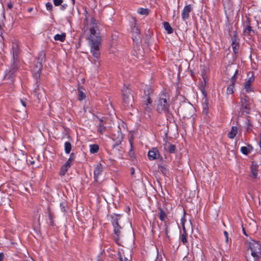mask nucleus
Listing matches in <instances>:
<instances>
[{
    "label": "nucleus",
    "instance_id": "64",
    "mask_svg": "<svg viewBox=\"0 0 261 261\" xmlns=\"http://www.w3.org/2000/svg\"><path fill=\"white\" fill-rule=\"evenodd\" d=\"M32 10H33V9H32V8H29V9H28V11H29V12H31V11H32Z\"/></svg>",
    "mask_w": 261,
    "mask_h": 261
},
{
    "label": "nucleus",
    "instance_id": "53",
    "mask_svg": "<svg viewBox=\"0 0 261 261\" xmlns=\"http://www.w3.org/2000/svg\"><path fill=\"white\" fill-rule=\"evenodd\" d=\"M20 102L21 105L24 107H27V99H20Z\"/></svg>",
    "mask_w": 261,
    "mask_h": 261
},
{
    "label": "nucleus",
    "instance_id": "29",
    "mask_svg": "<svg viewBox=\"0 0 261 261\" xmlns=\"http://www.w3.org/2000/svg\"><path fill=\"white\" fill-rule=\"evenodd\" d=\"M257 165H254L253 164L251 167V172L252 174V176L253 178H256L257 175Z\"/></svg>",
    "mask_w": 261,
    "mask_h": 261
},
{
    "label": "nucleus",
    "instance_id": "59",
    "mask_svg": "<svg viewBox=\"0 0 261 261\" xmlns=\"http://www.w3.org/2000/svg\"><path fill=\"white\" fill-rule=\"evenodd\" d=\"M135 169L134 167H132L130 168V174L132 175H134L135 174Z\"/></svg>",
    "mask_w": 261,
    "mask_h": 261
},
{
    "label": "nucleus",
    "instance_id": "26",
    "mask_svg": "<svg viewBox=\"0 0 261 261\" xmlns=\"http://www.w3.org/2000/svg\"><path fill=\"white\" fill-rule=\"evenodd\" d=\"M54 38L56 41L64 42L66 38V34L65 33H63L61 34H56L54 36Z\"/></svg>",
    "mask_w": 261,
    "mask_h": 261
},
{
    "label": "nucleus",
    "instance_id": "5",
    "mask_svg": "<svg viewBox=\"0 0 261 261\" xmlns=\"http://www.w3.org/2000/svg\"><path fill=\"white\" fill-rule=\"evenodd\" d=\"M179 111L184 118H191L194 113V108L190 103H185L181 105L179 108Z\"/></svg>",
    "mask_w": 261,
    "mask_h": 261
},
{
    "label": "nucleus",
    "instance_id": "11",
    "mask_svg": "<svg viewBox=\"0 0 261 261\" xmlns=\"http://www.w3.org/2000/svg\"><path fill=\"white\" fill-rule=\"evenodd\" d=\"M122 94L123 102L125 105L128 106L133 99L131 90L128 87L124 88L122 90Z\"/></svg>",
    "mask_w": 261,
    "mask_h": 261
},
{
    "label": "nucleus",
    "instance_id": "63",
    "mask_svg": "<svg viewBox=\"0 0 261 261\" xmlns=\"http://www.w3.org/2000/svg\"><path fill=\"white\" fill-rule=\"evenodd\" d=\"M119 259L120 261H124V260H123V258H122V256H120V257L119 258Z\"/></svg>",
    "mask_w": 261,
    "mask_h": 261
},
{
    "label": "nucleus",
    "instance_id": "36",
    "mask_svg": "<svg viewBox=\"0 0 261 261\" xmlns=\"http://www.w3.org/2000/svg\"><path fill=\"white\" fill-rule=\"evenodd\" d=\"M129 143L130 146V149L128 152V155L131 158H135V153L133 150V141L132 140H129Z\"/></svg>",
    "mask_w": 261,
    "mask_h": 261
},
{
    "label": "nucleus",
    "instance_id": "3",
    "mask_svg": "<svg viewBox=\"0 0 261 261\" xmlns=\"http://www.w3.org/2000/svg\"><path fill=\"white\" fill-rule=\"evenodd\" d=\"M247 247L250 250L253 261H260L261 244L252 240L248 243Z\"/></svg>",
    "mask_w": 261,
    "mask_h": 261
},
{
    "label": "nucleus",
    "instance_id": "16",
    "mask_svg": "<svg viewBox=\"0 0 261 261\" xmlns=\"http://www.w3.org/2000/svg\"><path fill=\"white\" fill-rule=\"evenodd\" d=\"M160 156L159 151L156 148H153L148 152V157L150 161L158 159Z\"/></svg>",
    "mask_w": 261,
    "mask_h": 261
},
{
    "label": "nucleus",
    "instance_id": "39",
    "mask_svg": "<svg viewBox=\"0 0 261 261\" xmlns=\"http://www.w3.org/2000/svg\"><path fill=\"white\" fill-rule=\"evenodd\" d=\"M68 169L69 168L63 165L60 169V175L61 176L65 175Z\"/></svg>",
    "mask_w": 261,
    "mask_h": 261
},
{
    "label": "nucleus",
    "instance_id": "27",
    "mask_svg": "<svg viewBox=\"0 0 261 261\" xmlns=\"http://www.w3.org/2000/svg\"><path fill=\"white\" fill-rule=\"evenodd\" d=\"M90 148V152L91 153H95L98 152L99 150V147L98 145L94 144H91L89 145Z\"/></svg>",
    "mask_w": 261,
    "mask_h": 261
},
{
    "label": "nucleus",
    "instance_id": "20",
    "mask_svg": "<svg viewBox=\"0 0 261 261\" xmlns=\"http://www.w3.org/2000/svg\"><path fill=\"white\" fill-rule=\"evenodd\" d=\"M252 33L255 34V31L253 30L252 27L251 25H246L243 30V34L252 36Z\"/></svg>",
    "mask_w": 261,
    "mask_h": 261
},
{
    "label": "nucleus",
    "instance_id": "17",
    "mask_svg": "<svg viewBox=\"0 0 261 261\" xmlns=\"http://www.w3.org/2000/svg\"><path fill=\"white\" fill-rule=\"evenodd\" d=\"M100 41L101 39H97L96 40H94V39H90V51L99 50Z\"/></svg>",
    "mask_w": 261,
    "mask_h": 261
},
{
    "label": "nucleus",
    "instance_id": "13",
    "mask_svg": "<svg viewBox=\"0 0 261 261\" xmlns=\"http://www.w3.org/2000/svg\"><path fill=\"white\" fill-rule=\"evenodd\" d=\"M103 172V167L100 163H98L95 167L94 171V181L98 182V177L99 175L102 174Z\"/></svg>",
    "mask_w": 261,
    "mask_h": 261
},
{
    "label": "nucleus",
    "instance_id": "2",
    "mask_svg": "<svg viewBox=\"0 0 261 261\" xmlns=\"http://www.w3.org/2000/svg\"><path fill=\"white\" fill-rule=\"evenodd\" d=\"M153 91L150 87H146L144 90L143 94L141 97L140 102V109L145 114L149 116L152 112V100L151 96L152 95Z\"/></svg>",
    "mask_w": 261,
    "mask_h": 261
},
{
    "label": "nucleus",
    "instance_id": "25",
    "mask_svg": "<svg viewBox=\"0 0 261 261\" xmlns=\"http://www.w3.org/2000/svg\"><path fill=\"white\" fill-rule=\"evenodd\" d=\"M237 133H238L237 127L236 126H233L231 127L230 132H229L228 133L227 136L230 139H233L235 137V136H236Z\"/></svg>",
    "mask_w": 261,
    "mask_h": 261
},
{
    "label": "nucleus",
    "instance_id": "56",
    "mask_svg": "<svg viewBox=\"0 0 261 261\" xmlns=\"http://www.w3.org/2000/svg\"><path fill=\"white\" fill-rule=\"evenodd\" d=\"M71 163L69 161H67L64 164V166L69 168L71 166Z\"/></svg>",
    "mask_w": 261,
    "mask_h": 261
},
{
    "label": "nucleus",
    "instance_id": "45",
    "mask_svg": "<svg viewBox=\"0 0 261 261\" xmlns=\"http://www.w3.org/2000/svg\"><path fill=\"white\" fill-rule=\"evenodd\" d=\"M67 204L65 202H62L60 203V208L62 212H66Z\"/></svg>",
    "mask_w": 261,
    "mask_h": 261
},
{
    "label": "nucleus",
    "instance_id": "60",
    "mask_svg": "<svg viewBox=\"0 0 261 261\" xmlns=\"http://www.w3.org/2000/svg\"><path fill=\"white\" fill-rule=\"evenodd\" d=\"M4 258V254L3 253H0V261H2Z\"/></svg>",
    "mask_w": 261,
    "mask_h": 261
},
{
    "label": "nucleus",
    "instance_id": "7",
    "mask_svg": "<svg viewBox=\"0 0 261 261\" xmlns=\"http://www.w3.org/2000/svg\"><path fill=\"white\" fill-rule=\"evenodd\" d=\"M15 166L17 170L23 169L28 164L27 156L23 153L15 154Z\"/></svg>",
    "mask_w": 261,
    "mask_h": 261
},
{
    "label": "nucleus",
    "instance_id": "9",
    "mask_svg": "<svg viewBox=\"0 0 261 261\" xmlns=\"http://www.w3.org/2000/svg\"><path fill=\"white\" fill-rule=\"evenodd\" d=\"M131 31L132 33V39L136 43V45H139L141 42L140 29L137 26L136 22H134L131 25Z\"/></svg>",
    "mask_w": 261,
    "mask_h": 261
},
{
    "label": "nucleus",
    "instance_id": "21",
    "mask_svg": "<svg viewBox=\"0 0 261 261\" xmlns=\"http://www.w3.org/2000/svg\"><path fill=\"white\" fill-rule=\"evenodd\" d=\"M253 150L252 146L248 144L247 146H242L241 148V152L245 155H248Z\"/></svg>",
    "mask_w": 261,
    "mask_h": 261
},
{
    "label": "nucleus",
    "instance_id": "35",
    "mask_svg": "<svg viewBox=\"0 0 261 261\" xmlns=\"http://www.w3.org/2000/svg\"><path fill=\"white\" fill-rule=\"evenodd\" d=\"M239 39L237 36V31H233V35L231 37V41H232L231 44H234L239 43Z\"/></svg>",
    "mask_w": 261,
    "mask_h": 261
},
{
    "label": "nucleus",
    "instance_id": "12",
    "mask_svg": "<svg viewBox=\"0 0 261 261\" xmlns=\"http://www.w3.org/2000/svg\"><path fill=\"white\" fill-rule=\"evenodd\" d=\"M249 98L247 96H244L241 98V107L243 109L244 112L247 114L249 113L250 110L249 107Z\"/></svg>",
    "mask_w": 261,
    "mask_h": 261
},
{
    "label": "nucleus",
    "instance_id": "42",
    "mask_svg": "<svg viewBox=\"0 0 261 261\" xmlns=\"http://www.w3.org/2000/svg\"><path fill=\"white\" fill-rule=\"evenodd\" d=\"M159 170L164 174L166 175L167 172V169L164 166L159 165Z\"/></svg>",
    "mask_w": 261,
    "mask_h": 261
},
{
    "label": "nucleus",
    "instance_id": "62",
    "mask_svg": "<svg viewBox=\"0 0 261 261\" xmlns=\"http://www.w3.org/2000/svg\"><path fill=\"white\" fill-rule=\"evenodd\" d=\"M259 146L261 148V133H260V141H259Z\"/></svg>",
    "mask_w": 261,
    "mask_h": 261
},
{
    "label": "nucleus",
    "instance_id": "47",
    "mask_svg": "<svg viewBox=\"0 0 261 261\" xmlns=\"http://www.w3.org/2000/svg\"><path fill=\"white\" fill-rule=\"evenodd\" d=\"M91 27H98L97 21L93 17L91 18V22L90 23Z\"/></svg>",
    "mask_w": 261,
    "mask_h": 261
},
{
    "label": "nucleus",
    "instance_id": "1",
    "mask_svg": "<svg viewBox=\"0 0 261 261\" xmlns=\"http://www.w3.org/2000/svg\"><path fill=\"white\" fill-rule=\"evenodd\" d=\"M170 95L167 91L161 92L155 101V110L159 114H166L171 105Z\"/></svg>",
    "mask_w": 261,
    "mask_h": 261
},
{
    "label": "nucleus",
    "instance_id": "4",
    "mask_svg": "<svg viewBox=\"0 0 261 261\" xmlns=\"http://www.w3.org/2000/svg\"><path fill=\"white\" fill-rule=\"evenodd\" d=\"M42 67V63H41V62H37V64L33 67L32 69L33 76L35 80V84L34 85L35 88L34 91L35 93V95H36L38 97H39L40 95V89L39 88V86L40 85L39 80Z\"/></svg>",
    "mask_w": 261,
    "mask_h": 261
},
{
    "label": "nucleus",
    "instance_id": "61",
    "mask_svg": "<svg viewBox=\"0 0 261 261\" xmlns=\"http://www.w3.org/2000/svg\"><path fill=\"white\" fill-rule=\"evenodd\" d=\"M246 258L247 261H252L250 257H248L247 256H246Z\"/></svg>",
    "mask_w": 261,
    "mask_h": 261
},
{
    "label": "nucleus",
    "instance_id": "44",
    "mask_svg": "<svg viewBox=\"0 0 261 261\" xmlns=\"http://www.w3.org/2000/svg\"><path fill=\"white\" fill-rule=\"evenodd\" d=\"M184 215H185V212H184ZM180 221H181V224L182 228V230H185V229H186L185 223L186 222V219L185 218V215H184L183 217L181 218Z\"/></svg>",
    "mask_w": 261,
    "mask_h": 261
},
{
    "label": "nucleus",
    "instance_id": "50",
    "mask_svg": "<svg viewBox=\"0 0 261 261\" xmlns=\"http://www.w3.org/2000/svg\"><path fill=\"white\" fill-rule=\"evenodd\" d=\"M164 227H165V228H164L165 232V234L166 236V237L167 238H169V236L168 235V232H169V231H168V226L167 224H166V223H165Z\"/></svg>",
    "mask_w": 261,
    "mask_h": 261
},
{
    "label": "nucleus",
    "instance_id": "30",
    "mask_svg": "<svg viewBox=\"0 0 261 261\" xmlns=\"http://www.w3.org/2000/svg\"><path fill=\"white\" fill-rule=\"evenodd\" d=\"M159 218L162 221H165L167 218V215L162 208H159Z\"/></svg>",
    "mask_w": 261,
    "mask_h": 261
},
{
    "label": "nucleus",
    "instance_id": "40",
    "mask_svg": "<svg viewBox=\"0 0 261 261\" xmlns=\"http://www.w3.org/2000/svg\"><path fill=\"white\" fill-rule=\"evenodd\" d=\"M231 46L233 49V51L234 54H237L239 53V43L237 44H231Z\"/></svg>",
    "mask_w": 261,
    "mask_h": 261
},
{
    "label": "nucleus",
    "instance_id": "33",
    "mask_svg": "<svg viewBox=\"0 0 261 261\" xmlns=\"http://www.w3.org/2000/svg\"><path fill=\"white\" fill-rule=\"evenodd\" d=\"M71 148L72 146L69 142L67 141L64 143V149L66 154H69L70 152Z\"/></svg>",
    "mask_w": 261,
    "mask_h": 261
},
{
    "label": "nucleus",
    "instance_id": "32",
    "mask_svg": "<svg viewBox=\"0 0 261 261\" xmlns=\"http://www.w3.org/2000/svg\"><path fill=\"white\" fill-rule=\"evenodd\" d=\"M166 149H167L170 153H174L175 152L176 147L175 145L169 143L168 145L166 146Z\"/></svg>",
    "mask_w": 261,
    "mask_h": 261
},
{
    "label": "nucleus",
    "instance_id": "43",
    "mask_svg": "<svg viewBox=\"0 0 261 261\" xmlns=\"http://www.w3.org/2000/svg\"><path fill=\"white\" fill-rule=\"evenodd\" d=\"M86 97V95L85 94H84V92H83L81 90H79V97H78V99L80 100V101H81L82 100H83L84 99H85Z\"/></svg>",
    "mask_w": 261,
    "mask_h": 261
},
{
    "label": "nucleus",
    "instance_id": "28",
    "mask_svg": "<svg viewBox=\"0 0 261 261\" xmlns=\"http://www.w3.org/2000/svg\"><path fill=\"white\" fill-rule=\"evenodd\" d=\"M163 25L165 29L167 31L168 34H171L173 32V29L171 27L168 22L165 21L163 22Z\"/></svg>",
    "mask_w": 261,
    "mask_h": 261
},
{
    "label": "nucleus",
    "instance_id": "23",
    "mask_svg": "<svg viewBox=\"0 0 261 261\" xmlns=\"http://www.w3.org/2000/svg\"><path fill=\"white\" fill-rule=\"evenodd\" d=\"M187 236L188 234L187 233L186 230H183V233L181 234L180 237V240L182 243L184 245L188 246L189 244L188 242L187 241Z\"/></svg>",
    "mask_w": 261,
    "mask_h": 261
},
{
    "label": "nucleus",
    "instance_id": "18",
    "mask_svg": "<svg viewBox=\"0 0 261 261\" xmlns=\"http://www.w3.org/2000/svg\"><path fill=\"white\" fill-rule=\"evenodd\" d=\"M254 77L253 76V75L252 74L251 77H250L247 81H246L244 84V87L245 89L246 92H250L251 91H252V88L251 86L252 83L254 81Z\"/></svg>",
    "mask_w": 261,
    "mask_h": 261
},
{
    "label": "nucleus",
    "instance_id": "54",
    "mask_svg": "<svg viewBox=\"0 0 261 261\" xmlns=\"http://www.w3.org/2000/svg\"><path fill=\"white\" fill-rule=\"evenodd\" d=\"M74 159V154L73 153H71L70 155L69 158L68 159V161H69L71 163L72 161H73Z\"/></svg>",
    "mask_w": 261,
    "mask_h": 261
},
{
    "label": "nucleus",
    "instance_id": "58",
    "mask_svg": "<svg viewBox=\"0 0 261 261\" xmlns=\"http://www.w3.org/2000/svg\"><path fill=\"white\" fill-rule=\"evenodd\" d=\"M67 5L66 4H64L61 5V10H64L67 8Z\"/></svg>",
    "mask_w": 261,
    "mask_h": 261
},
{
    "label": "nucleus",
    "instance_id": "24",
    "mask_svg": "<svg viewBox=\"0 0 261 261\" xmlns=\"http://www.w3.org/2000/svg\"><path fill=\"white\" fill-rule=\"evenodd\" d=\"M99 123L97 125V132L101 135L103 134L106 130V127L102 124V120L99 119Z\"/></svg>",
    "mask_w": 261,
    "mask_h": 261
},
{
    "label": "nucleus",
    "instance_id": "19",
    "mask_svg": "<svg viewBox=\"0 0 261 261\" xmlns=\"http://www.w3.org/2000/svg\"><path fill=\"white\" fill-rule=\"evenodd\" d=\"M90 51L92 56L94 58V63L95 64V65L98 66L99 65V61L98 60V59L100 55L99 49L96 50H91Z\"/></svg>",
    "mask_w": 261,
    "mask_h": 261
},
{
    "label": "nucleus",
    "instance_id": "41",
    "mask_svg": "<svg viewBox=\"0 0 261 261\" xmlns=\"http://www.w3.org/2000/svg\"><path fill=\"white\" fill-rule=\"evenodd\" d=\"M238 73V70H237L235 71V72H234V74L233 75V76L230 79V84H233V85L235 84V83L236 82V79H237V76Z\"/></svg>",
    "mask_w": 261,
    "mask_h": 261
},
{
    "label": "nucleus",
    "instance_id": "31",
    "mask_svg": "<svg viewBox=\"0 0 261 261\" xmlns=\"http://www.w3.org/2000/svg\"><path fill=\"white\" fill-rule=\"evenodd\" d=\"M122 140H123L122 136L121 134H120V135H119L118 137H117V139L116 142L115 143V144H114L112 145L113 149H114L115 148H116L117 147H118L119 146V145L121 144Z\"/></svg>",
    "mask_w": 261,
    "mask_h": 261
},
{
    "label": "nucleus",
    "instance_id": "10",
    "mask_svg": "<svg viewBox=\"0 0 261 261\" xmlns=\"http://www.w3.org/2000/svg\"><path fill=\"white\" fill-rule=\"evenodd\" d=\"M19 65L20 61L16 62L15 61L12 60L9 70L6 74V76L8 79H11L15 76L18 70Z\"/></svg>",
    "mask_w": 261,
    "mask_h": 261
},
{
    "label": "nucleus",
    "instance_id": "34",
    "mask_svg": "<svg viewBox=\"0 0 261 261\" xmlns=\"http://www.w3.org/2000/svg\"><path fill=\"white\" fill-rule=\"evenodd\" d=\"M38 62H41L42 63L43 62H44L45 60V53L44 51H40L38 54Z\"/></svg>",
    "mask_w": 261,
    "mask_h": 261
},
{
    "label": "nucleus",
    "instance_id": "57",
    "mask_svg": "<svg viewBox=\"0 0 261 261\" xmlns=\"http://www.w3.org/2000/svg\"><path fill=\"white\" fill-rule=\"evenodd\" d=\"M246 25H251V21L249 18H247L246 20Z\"/></svg>",
    "mask_w": 261,
    "mask_h": 261
},
{
    "label": "nucleus",
    "instance_id": "8",
    "mask_svg": "<svg viewBox=\"0 0 261 261\" xmlns=\"http://www.w3.org/2000/svg\"><path fill=\"white\" fill-rule=\"evenodd\" d=\"M21 50L19 47V45L18 42L14 40L12 42V48L11 50V55L12 57V60L15 62L20 61V54Z\"/></svg>",
    "mask_w": 261,
    "mask_h": 261
},
{
    "label": "nucleus",
    "instance_id": "51",
    "mask_svg": "<svg viewBox=\"0 0 261 261\" xmlns=\"http://www.w3.org/2000/svg\"><path fill=\"white\" fill-rule=\"evenodd\" d=\"M246 124L247 125V131L249 132L250 130H251L252 124H251L249 120H247Z\"/></svg>",
    "mask_w": 261,
    "mask_h": 261
},
{
    "label": "nucleus",
    "instance_id": "15",
    "mask_svg": "<svg viewBox=\"0 0 261 261\" xmlns=\"http://www.w3.org/2000/svg\"><path fill=\"white\" fill-rule=\"evenodd\" d=\"M193 8L191 5H186L182 11L181 17L182 20H186L189 17V13L192 10Z\"/></svg>",
    "mask_w": 261,
    "mask_h": 261
},
{
    "label": "nucleus",
    "instance_id": "48",
    "mask_svg": "<svg viewBox=\"0 0 261 261\" xmlns=\"http://www.w3.org/2000/svg\"><path fill=\"white\" fill-rule=\"evenodd\" d=\"M46 9L49 11H52L53 8L52 4L50 2H48L46 4Z\"/></svg>",
    "mask_w": 261,
    "mask_h": 261
},
{
    "label": "nucleus",
    "instance_id": "14",
    "mask_svg": "<svg viewBox=\"0 0 261 261\" xmlns=\"http://www.w3.org/2000/svg\"><path fill=\"white\" fill-rule=\"evenodd\" d=\"M90 39H94V40L96 39H101V38L99 36V31L98 28V27H90Z\"/></svg>",
    "mask_w": 261,
    "mask_h": 261
},
{
    "label": "nucleus",
    "instance_id": "52",
    "mask_svg": "<svg viewBox=\"0 0 261 261\" xmlns=\"http://www.w3.org/2000/svg\"><path fill=\"white\" fill-rule=\"evenodd\" d=\"M224 234L225 238V242L228 243V233L226 231H224Z\"/></svg>",
    "mask_w": 261,
    "mask_h": 261
},
{
    "label": "nucleus",
    "instance_id": "6",
    "mask_svg": "<svg viewBox=\"0 0 261 261\" xmlns=\"http://www.w3.org/2000/svg\"><path fill=\"white\" fill-rule=\"evenodd\" d=\"M121 217V216L120 214H113L110 215L111 222L114 227V232L117 237V238L115 239L117 240H119L120 229H121V227L119 224V220L120 219Z\"/></svg>",
    "mask_w": 261,
    "mask_h": 261
},
{
    "label": "nucleus",
    "instance_id": "46",
    "mask_svg": "<svg viewBox=\"0 0 261 261\" xmlns=\"http://www.w3.org/2000/svg\"><path fill=\"white\" fill-rule=\"evenodd\" d=\"M208 111V107L207 103H205L203 105L202 113L204 114H207Z\"/></svg>",
    "mask_w": 261,
    "mask_h": 261
},
{
    "label": "nucleus",
    "instance_id": "55",
    "mask_svg": "<svg viewBox=\"0 0 261 261\" xmlns=\"http://www.w3.org/2000/svg\"><path fill=\"white\" fill-rule=\"evenodd\" d=\"M13 7V4L11 1H10L7 4V7L9 9H11Z\"/></svg>",
    "mask_w": 261,
    "mask_h": 261
},
{
    "label": "nucleus",
    "instance_id": "38",
    "mask_svg": "<svg viewBox=\"0 0 261 261\" xmlns=\"http://www.w3.org/2000/svg\"><path fill=\"white\" fill-rule=\"evenodd\" d=\"M138 12L141 15H147L149 14V10L143 8H139Z\"/></svg>",
    "mask_w": 261,
    "mask_h": 261
},
{
    "label": "nucleus",
    "instance_id": "22",
    "mask_svg": "<svg viewBox=\"0 0 261 261\" xmlns=\"http://www.w3.org/2000/svg\"><path fill=\"white\" fill-rule=\"evenodd\" d=\"M48 217L49 219V222L48 224L49 225L54 226L55 225V223L54 221V219L55 218L54 214L50 211L49 208H48Z\"/></svg>",
    "mask_w": 261,
    "mask_h": 261
},
{
    "label": "nucleus",
    "instance_id": "49",
    "mask_svg": "<svg viewBox=\"0 0 261 261\" xmlns=\"http://www.w3.org/2000/svg\"><path fill=\"white\" fill-rule=\"evenodd\" d=\"M63 2V0H53L54 4L56 6L61 5Z\"/></svg>",
    "mask_w": 261,
    "mask_h": 261
},
{
    "label": "nucleus",
    "instance_id": "37",
    "mask_svg": "<svg viewBox=\"0 0 261 261\" xmlns=\"http://www.w3.org/2000/svg\"><path fill=\"white\" fill-rule=\"evenodd\" d=\"M234 85L230 84L227 87L226 90V93L228 95L231 94L234 92Z\"/></svg>",
    "mask_w": 261,
    "mask_h": 261
}]
</instances>
